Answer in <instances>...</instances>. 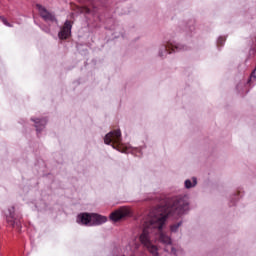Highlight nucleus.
<instances>
[{
  "label": "nucleus",
  "mask_w": 256,
  "mask_h": 256,
  "mask_svg": "<svg viewBox=\"0 0 256 256\" xmlns=\"http://www.w3.org/2000/svg\"><path fill=\"white\" fill-rule=\"evenodd\" d=\"M36 7L44 21H55V15L49 12L47 8L43 7L41 4H37Z\"/></svg>",
  "instance_id": "obj_6"
},
{
  "label": "nucleus",
  "mask_w": 256,
  "mask_h": 256,
  "mask_svg": "<svg viewBox=\"0 0 256 256\" xmlns=\"http://www.w3.org/2000/svg\"><path fill=\"white\" fill-rule=\"evenodd\" d=\"M180 227H181V222H178L176 224H173L170 227V230H171L172 233H177V231L179 230Z\"/></svg>",
  "instance_id": "obj_10"
},
{
  "label": "nucleus",
  "mask_w": 256,
  "mask_h": 256,
  "mask_svg": "<svg viewBox=\"0 0 256 256\" xmlns=\"http://www.w3.org/2000/svg\"><path fill=\"white\" fill-rule=\"evenodd\" d=\"M78 13H91V10L85 6L77 7Z\"/></svg>",
  "instance_id": "obj_12"
},
{
  "label": "nucleus",
  "mask_w": 256,
  "mask_h": 256,
  "mask_svg": "<svg viewBox=\"0 0 256 256\" xmlns=\"http://www.w3.org/2000/svg\"><path fill=\"white\" fill-rule=\"evenodd\" d=\"M6 220L12 227H15V207L8 209L6 212Z\"/></svg>",
  "instance_id": "obj_8"
},
{
  "label": "nucleus",
  "mask_w": 256,
  "mask_h": 256,
  "mask_svg": "<svg viewBox=\"0 0 256 256\" xmlns=\"http://www.w3.org/2000/svg\"><path fill=\"white\" fill-rule=\"evenodd\" d=\"M73 27L71 21L67 20L60 30L58 37L59 39H67L71 35V28Z\"/></svg>",
  "instance_id": "obj_7"
},
{
  "label": "nucleus",
  "mask_w": 256,
  "mask_h": 256,
  "mask_svg": "<svg viewBox=\"0 0 256 256\" xmlns=\"http://www.w3.org/2000/svg\"><path fill=\"white\" fill-rule=\"evenodd\" d=\"M39 123H41L42 127H45V125L47 124V121L45 120H35V124H36V131H40L39 129Z\"/></svg>",
  "instance_id": "obj_11"
},
{
  "label": "nucleus",
  "mask_w": 256,
  "mask_h": 256,
  "mask_svg": "<svg viewBox=\"0 0 256 256\" xmlns=\"http://www.w3.org/2000/svg\"><path fill=\"white\" fill-rule=\"evenodd\" d=\"M223 43H225V38L223 37L218 38V45H223Z\"/></svg>",
  "instance_id": "obj_13"
},
{
  "label": "nucleus",
  "mask_w": 256,
  "mask_h": 256,
  "mask_svg": "<svg viewBox=\"0 0 256 256\" xmlns=\"http://www.w3.org/2000/svg\"><path fill=\"white\" fill-rule=\"evenodd\" d=\"M2 22L4 23V25H6V27H11V25L9 24V22H7V19L2 18Z\"/></svg>",
  "instance_id": "obj_14"
},
{
  "label": "nucleus",
  "mask_w": 256,
  "mask_h": 256,
  "mask_svg": "<svg viewBox=\"0 0 256 256\" xmlns=\"http://www.w3.org/2000/svg\"><path fill=\"white\" fill-rule=\"evenodd\" d=\"M104 143L106 145H111L112 143L113 149L121 151V130H114L106 134L104 138Z\"/></svg>",
  "instance_id": "obj_3"
},
{
  "label": "nucleus",
  "mask_w": 256,
  "mask_h": 256,
  "mask_svg": "<svg viewBox=\"0 0 256 256\" xmlns=\"http://www.w3.org/2000/svg\"><path fill=\"white\" fill-rule=\"evenodd\" d=\"M196 185H197V178H192V181L189 179L185 181L186 189H192V187H195Z\"/></svg>",
  "instance_id": "obj_9"
},
{
  "label": "nucleus",
  "mask_w": 256,
  "mask_h": 256,
  "mask_svg": "<svg viewBox=\"0 0 256 256\" xmlns=\"http://www.w3.org/2000/svg\"><path fill=\"white\" fill-rule=\"evenodd\" d=\"M183 50H185V46H183V44L167 42L165 45L160 47L159 55L160 57H167L169 53H173L175 51H183Z\"/></svg>",
  "instance_id": "obj_4"
},
{
  "label": "nucleus",
  "mask_w": 256,
  "mask_h": 256,
  "mask_svg": "<svg viewBox=\"0 0 256 256\" xmlns=\"http://www.w3.org/2000/svg\"><path fill=\"white\" fill-rule=\"evenodd\" d=\"M127 217H131V208L129 207H121L110 214V219L114 222L127 219Z\"/></svg>",
  "instance_id": "obj_5"
},
{
  "label": "nucleus",
  "mask_w": 256,
  "mask_h": 256,
  "mask_svg": "<svg viewBox=\"0 0 256 256\" xmlns=\"http://www.w3.org/2000/svg\"><path fill=\"white\" fill-rule=\"evenodd\" d=\"M186 211H189V201L187 197L176 198L164 206H158L151 210L150 214L143 222L142 233L139 236L141 245L147 249L150 255L159 256V247L153 244V235H158V241L165 246L164 251H166V253L177 255L178 251L175 247L171 246V250H169L171 237L166 235L162 229L169 216L181 217Z\"/></svg>",
  "instance_id": "obj_1"
},
{
  "label": "nucleus",
  "mask_w": 256,
  "mask_h": 256,
  "mask_svg": "<svg viewBox=\"0 0 256 256\" xmlns=\"http://www.w3.org/2000/svg\"><path fill=\"white\" fill-rule=\"evenodd\" d=\"M77 223L89 226L103 225V223H107V217L101 216L99 214L82 213L78 215Z\"/></svg>",
  "instance_id": "obj_2"
}]
</instances>
